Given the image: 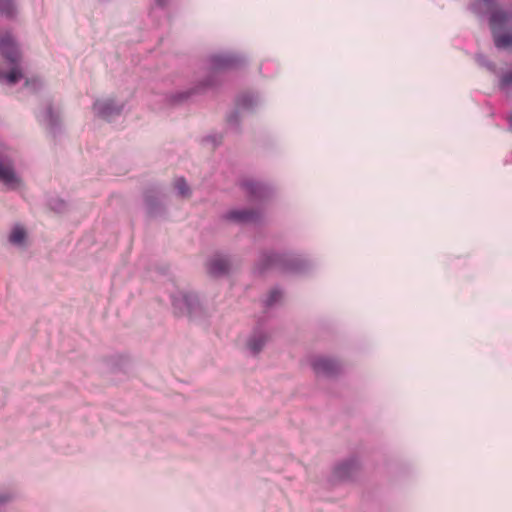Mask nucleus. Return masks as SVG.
I'll return each mask as SVG.
<instances>
[{"label": "nucleus", "mask_w": 512, "mask_h": 512, "mask_svg": "<svg viewBox=\"0 0 512 512\" xmlns=\"http://www.w3.org/2000/svg\"><path fill=\"white\" fill-rule=\"evenodd\" d=\"M509 129L512 131V114L508 117Z\"/></svg>", "instance_id": "33"}, {"label": "nucleus", "mask_w": 512, "mask_h": 512, "mask_svg": "<svg viewBox=\"0 0 512 512\" xmlns=\"http://www.w3.org/2000/svg\"><path fill=\"white\" fill-rule=\"evenodd\" d=\"M0 181L11 190L17 189L21 184V179L15 172L11 164H5L0 159Z\"/></svg>", "instance_id": "12"}, {"label": "nucleus", "mask_w": 512, "mask_h": 512, "mask_svg": "<svg viewBox=\"0 0 512 512\" xmlns=\"http://www.w3.org/2000/svg\"><path fill=\"white\" fill-rule=\"evenodd\" d=\"M174 187L178 195L181 196L182 198H189L192 194L191 189L184 177H178L175 180Z\"/></svg>", "instance_id": "21"}, {"label": "nucleus", "mask_w": 512, "mask_h": 512, "mask_svg": "<svg viewBox=\"0 0 512 512\" xmlns=\"http://www.w3.org/2000/svg\"><path fill=\"white\" fill-rule=\"evenodd\" d=\"M14 498H15V495L12 492H6L3 494H0V507L11 502Z\"/></svg>", "instance_id": "28"}, {"label": "nucleus", "mask_w": 512, "mask_h": 512, "mask_svg": "<svg viewBox=\"0 0 512 512\" xmlns=\"http://www.w3.org/2000/svg\"><path fill=\"white\" fill-rule=\"evenodd\" d=\"M484 2L485 5H487L488 7H491V6H494L495 3H496V0H482Z\"/></svg>", "instance_id": "32"}, {"label": "nucleus", "mask_w": 512, "mask_h": 512, "mask_svg": "<svg viewBox=\"0 0 512 512\" xmlns=\"http://www.w3.org/2000/svg\"><path fill=\"white\" fill-rule=\"evenodd\" d=\"M222 135H208L204 138V140L206 141H211L213 142L215 145H219L221 144L222 142Z\"/></svg>", "instance_id": "30"}, {"label": "nucleus", "mask_w": 512, "mask_h": 512, "mask_svg": "<svg viewBox=\"0 0 512 512\" xmlns=\"http://www.w3.org/2000/svg\"><path fill=\"white\" fill-rule=\"evenodd\" d=\"M512 85V69L503 73L500 79V88L506 89Z\"/></svg>", "instance_id": "27"}, {"label": "nucleus", "mask_w": 512, "mask_h": 512, "mask_svg": "<svg viewBox=\"0 0 512 512\" xmlns=\"http://www.w3.org/2000/svg\"><path fill=\"white\" fill-rule=\"evenodd\" d=\"M171 0H154L156 6L161 9H165Z\"/></svg>", "instance_id": "31"}, {"label": "nucleus", "mask_w": 512, "mask_h": 512, "mask_svg": "<svg viewBox=\"0 0 512 512\" xmlns=\"http://www.w3.org/2000/svg\"><path fill=\"white\" fill-rule=\"evenodd\" d=\"M25 86L27 88L31 89L33 92H38L42 88L43 83L40 78L32 77V78H27L25 80Z\"/></svg>", "instance_id": "23"}, {"label": "nucleus", "mask_w": 512, "mask_h": 512, "mask_svg": "<svg viewBox=\"0 0 512 512\" xmlns=\"http://www.w3.org/2000/svg\"><path fill=\"white\" fill-rule=\"evenodd\" d=\"M494 44L498 49L512 47V32H505L502 34L494 33Z\"/></svg>", "instance_id": "19"}, {"label": "nucleus", "mask_w": 512, "mask_h": 512, "mask_svg": "<svg viewBox=\"0 0 512 512\" xmlns=\"http://www.w3.org/2000/svg\"><path fill=\"white\" fill-rule=\"evenodd\" d=\"M49 206L52 210L56 212H62L66 209V202L59 198H54L49 201Z\"/></svg>", "instance_id": "26"}, {"label": "nucleus", "mask_w": 512, "mask_h": 512, "mask_svg": "<svg viewBox=\"0 0 512 512\" xmlns=\"http://www.w3.org/2000/svg\"><path fill=\"white\" fill-rule=\"evenodd\" d=\"M282 292L278 288H274L270 291L267 299L265 300V305L267 307L273 306L281 297Z\"/></svg>", "instance_id": "24"}, {"label": "nucleus", "mask_w": 512, "mask_h": 512, "mask_svg": "<svg viewBox=\"0 0 512 512\" xmlns=\"http://www.w3.org/2000/svg\"><path fill=\"white\" fill-rule=\"evenodd\" d=\"M11 69L8 72L0 71V83L5 81L9 85H15L23 77V72L20 68V64H9Z\"/></svg>", "instance_id": "16"}, {"label": "nucleus", "mask_w": 512, "mask_h": 512, "mask_svg": "<svg viewBox=\"0 0 512 512\" xmlns=\"http://www.w3.org/2000/svg\"><path fill=\"white\" fill-rule=\"evenodd\" d=\"M26 236L25 229L16 225L9 236V241L14 245H22L25 242Z\"/></svg>", "instance_id": "20"}, {"label": "nucleus", "mask_w": 512, "mask_h": 512, "mask_svg": "<svg viewBox=\"0 0 512 512\" xmlns=\"http://www.w3.org/2000/svg\"><path fill=\"white\" fill-rule=\"evenodd\" d=\"M237 108L247 111H253L258 105V98L252 93H241L235 100Z\"/></svg>", "instance_id": "17"}, {"label": "nucleus", "mask_w": 512, "mask_h": 512, "mask_svg": "<svg viewBox=\"0 0 512 512\" xmlns=\"http://www.w3.org/2000/svg\"><path fill=\"white\" fill-rule=\"evenodd\" d=\"M173 313L177 317H196L201 314L202 307L199 298L194 293L179 292L171 297Z\"/></svg>", "instance_id": "3"}, {"label": "nucleus", "mask_w": 512, "mask_h": 512, "mask_svg": "<svg viewBox=\"0 0 512 512\" xmlns=\"http://www.w3.org/2000/svg\"><path fill=\"white\" fill-rule=\"evenodd\" d=\"M310 366L316 375L327 378H335L342 373L340 362L331 357L315 356L311 359Z\"/></svg>", "instance_id": "4"}, {"label": "nucleus", "mask_w": 512, "mask_h": 512, "mask_svg": "<svg viewBox=\"0 0 512 512\" xmlns=\"http://www.w3.org/2000/svg\"><path fill=\"white\" fill-rule=\"evenodd\" d=\"M17 14L15 0H0V15L13 19Z\"/></svg>", "instance_id": "18"}, {"label": "nucleus", "mask_w": 512, "mask_h": 512, "mask_svg": "<svg viewBox=\"0 0 512 512\" xmlns=\"http://www.w3.org/2000/svg\"><path fill=\"white\" fill-rule=\"evenodd\" d=\"M227 123L234 127L238 132H240V115L239 111L236 109L232 111L226 118Z\"/></svg>", "instance_id": "22"}, {"label": "nucleus", "mask_w": 512, "mask_h": 512, "mask_svg": "<svg viewBox=\"0 0 512 512\" xmlns=\"http://www.w3.org/2000/svg\"><path fill=\"white\" fill-rule=\"evenodd\" d=\"M43 122L48 132L55 138L62 132V120L58 110H55L53 103L49 102L43 112Z\"/></svg>", "instance_id": "8"}, {"label": "nucleus", "mask_w": 512, "mask_h": 512, "mask_svg": "<svg viewBox=\"0 0 512 512\" xmlns=\"http://www.w3.org/2000/svg\"><path fill=\"white\" fill-rule=\"evenodd\" d=\"M469 9L480 18L485 16V13L481 10V4L479 2L470 4Z\"/></svg>", "instance_id": "29"}, {"label": "nucleus", "mask_w": 512, "mask_h": 512, "mask_svg": "<svg viewBox=\"0 0 512 512\" xmlns=\"http://www.w3.org/2000/svg\"><path fill=\"white\" fill-rule=\"evenodd\" d=\"M124 104H117L113 99L105 101H95L93 110L95 114L103 119L109 120L113 116H118L122 113Z\"/></svg>", "instance_id": "9"}, {"label": "nucleus", "mask_w": 512, "mask_h": 512, "mask_svg": "<svg viewBox=\"0 0 512 512\" xmlns=\"http://www.w3.org/2000/svg\"><path fill=\"white\" fill-rule=\"evenodd\" d=\"M360 461L356 456H351L339 462L333 469V476L339 481H349L360 469Z\"/></svg>", "instance_id": "7"}, {"label": "nucleus", "mask_w": 512, "mask_h": 512, "mask_svg": "<svg viewBox=\"0 0 512 512\" xmlns=\"http://www.w3.org/2000/svg\"><path fill=\"white\" fill-rule=\"evenodd\" d=\"M476 60L479 65L487 68L490 71H495V64L492 61H490L484 54H477Z\"/></svg>", "instance_id": "25"}, {"label": "nucleus", "mask_w": 512, "mask_h": 512, "mask_svg": "<svg viewBox=\"0 0 512 512\" xmlns=\"http://www.w3.org/2000/svg\"><path fill=\"white\" fill-rule=\"evenodd\" d=\"M269 336L260 328H255L247 340V347L252 355H258L268 342Z\"/></svg>", "instance_id": "13"}, {"label": "nucleus", "mask_w": 512, "mask_h": 512, "mask_svg": "<svg viewBox=\"0 0 512 512\" xmlns=\"http://www.w3.org/2000/svg\"><path fill=\"white\" fill-rule=\"evenodd\" d=\"M144 199L149 216L156 217L164 212V206L162 202L158 196L152 194L151 191L145 193Z\"/></svg>", "instance_id": "15"}, {"label": "nucleus", "mask_w": 512, "mask_h": 512, "mask_svg": "<svg viewBox=\"0 0 512 512\" xmlns=\"http://www.w3.org/2000/svg\"><path fill=\"white\" fill-rule=\"evenodd\" d=\"M0 56L8 64H20L21 63V50L17 40L14 38L11 32L6 31L0 35Z\"/></svg>", "instance_id": "5"}, {"label": "nucleus", "mask_w": 512, "mask_h": 512, "mask_svg": "<svg viewBox=\"0 0 512 512\" xmlns=\"http://www.w3.org/2000/svg\"><path fill=\"white\" fill-rule=\"evenodd\" d=\"M239 185L252 200L262 201L269 199L273 195V188L259 181L245 179Z\"/></svg>", "instance_id": "6"}, {"label": "nucleus", "mask_w": 512, "mask_h": 512, "mask_svg": "<svg viewBox=\"0 0 512 512\" xmlns=\"http://www.w3.org/2000/svg\"><path fill=\"white\" fill-rule=\"evenodd\" d=\"M510 20L511 13L500 9L493 10L489 15V24L493 32L496 29H505Z\"/></svg>", "instance_id": "14"}, {"label": "nucleus", "mask_w": 512, "mask_h": 512, "mask_svg": "<svg viewBox=\"0 0 512 512\" xmlns=\"http://www.w3.org/2000/svg\"><path fill=\"white\" fill-rule=\"evenodd\" d=\"M271 269H277L283 274L305 275L312 269V263L303 255L291 251L261 250L252 273L263 276Z\"/></svg>", "instance_id": "2"}, {"label": "nucleus", "mask_w": 512, "mask_h": 512, "mask_svg": "<svg viewBox=\"0 0 512 512\" xmlns=\"http://www.w3.org/2000/svg\"><path fill=\"white\" fill-rule=\"evenodd\" d=\"M207 272L211 277L219 278L227 275L230 270V261L227 256L215 254L206 264Z\"/></svg>", "instance_id": "10"}, {"label": "nucleus", "mask_w": 512, "mask_h": 512, "mask_svg": "<svg viewBox=\"0 0 512 512\" xmlns=\"http://www.w3.org/2000/svg\"><path fill=\"white\" fill-rule=\"evenodd\" d=\"M208 63L209 71L206 77L186 91L171 94L169 96L171 103H181L192 95L200 94L206 89L218 87L222 82L220 72L241 69L247 64V61L246 58L240 54L219 53L209 56Z\"/></svg>", "instance_id": "1"}, {"label": "nucleus", "mask_w": 512, "mask_h": 512, "mask_svg": "<svg viewBox=\"0 0 512 512\" xmlns=\"http://www.w3.org/2000/svg\"><path fill=\"white\" fill-rule=\"evenodd\" d=\"M223 217L238 223H257L261 220V213L255 209H236L228 211Z\"/></svg>", "instance_id": "11"}]
</instances>
